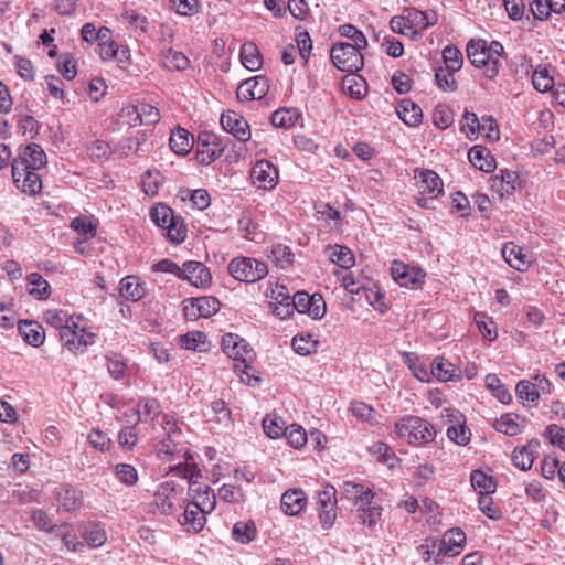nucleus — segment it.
<instances>
[{
  "instance_id": "nucleus-14",
  "label": "nucleus",
  "mask_w": 565,
  "mask_h": 565,
  "mask_svg": "<svg viewBox=\"0 0 565 565\" xmlns=\"http://www.w3.org/2000/svg\"><path fill=\"white\" fill-rule=\"evenodd\" d=\"M319 520L324 530L330 529L337 520V490L327 484L318 494Z\"/></svg>"
},
{
  "instance_id": "nucleus-62",
  "label": "nucleus",
  "mask_w": 565,
  "mask_h": 565,
  "mask_svg": "<svg viewBox=\"0 0 565 565\" xmlns=\"http://www.w3.org/2000/svg\"><path fill=\"white\" fill-rule=\"evenodd\" d=\"M180 342L186 350L203 351L202 347L206 343V335L201 331H191L182 335Z\"/></svg>"
},
{
  "instance_id": "nucleus-54",
  "label": "nucleus",
  "mask_w": 565,
  "mask_h": 565,
  "mask_svg": "<svg viewBox=\"0 0 565 565\" xmlns=\"http://www.w3.org/2000/svg\"><path fill=\"white\" fill-rule=\"evenodd\" d=\"M446 67H438L435 71V83L443 92H455L458 88V83L455 78V73Z\"/></svg>"
},
{
  "instance_id": "nucleus-6",
  "label": "nucleus",
  "mask_w": 565,
  "mask_h": 565,
  "mask_svg": "<svg viewBox=\"0 0 565 565\" xmlns=\"http://www.w3.org/2000/svg\"><path fill=\"white\" fill-rule=\"evenodd\" d=\"M222 349L228 358L239 362L234 367L242 382L249 384L252 379L258 380L248 372L250 369L248 363L254 359V351L243 338L234 333H226L222 338Z\"/></svg>"
},
{
  "instance_id": "nucleus-30",
  "label": "nucleus",
  "mask_w": 565,
  "mask_h": 565,
  "mask_svg": "<svg viewBox=\"0 0 565 565\" xmlns=\"http://www.w3.org/2000/svg\"><path fill=\"white\" fill-rule=\"evenodd\" d=\"M306 503V494L300 489L288 490L281 497V510L288 515L299 514Z\"/></svg>"
},
{
  "instance_id": "nucleus-35",
  "label": "nucleus",
  "mask_w": 565,
  "mask_h": 565,
  "mask_svg": "<svg viewBox=\"0 0 565 565\" xmlns=\"http://www.w3.org/2000/svg\"><path fill=\"white\" fill-rule=\"evenodd\" d=\"M19 333L26 343L33 347L41 345L45 339L43 328L35 321L21 322L19 326Z\"/></svg>"
},
{
  "instance_id": "nucleus-48",
  "label": "nucleus",
  "mask_w": 565,
  "mask_h": 565,
  "mask_svg": "<svg viewBox=\"0 0 565 565\" xmlns=\"http://www.w3.org/2000/svg\"><path fill=\"white\" fill-rule=\"evenodd\" d=\"M269 258L280 268H287L292 265L295 255L291 248L285 244H274L270 248Z\"/></svg>"
},
{
  "instance_id": "nucleus-10",
  "label": "nucleus",
  "mask_w": 565,
  "mask_h": 565,
  "mask_svg": "<svg viewBox=\"0 0 565 565\" xmlns=\"http://www.w3.org/2000/svg\"><path fill=\"white\" fill-rule=\"evenodd\" d=\"M151 220L161 228L167 230V235L172 243H181L186 237V228L181 221L174 217L172 209L159 203L151 209Z\"/></svg>"
},
{
  "instance_id": "nucleus-7",
  "label": "nucleus",
  "mask_w": 565,
  "mask_h": 565,
  "mask_svg": "<svg viewBox=\"0 0 565 565\" xmlns=\"http://www.w3.org/2000/svg\"><path fill=\"white\" fill-rule=\"evenodd\" d=\"M184 502L183 489L172 481H164L158 486L151 507L156 513L174 515Z\"/></svg>"
},
{
  "instance_id": "nucleus-43",
  "label": "nucleus",
  "mask_w": 565,
  "mask_h": 565,
  "mask_svg": "<svg viewBox=\"0 0 565 565\" xmlns=\"http://www.w3.org/2000/svg\"><path fill=\"white\" fill-rule=\"evenodd\" d=\"M532 84L540 93L550 92L554 85V77L550 74L547 65L540 64L532 74Z\"/></svg>"
},
{
  "instance_id": "nucleus-12",
  "label": "nucleus",
  "mask_w": 565,
  "mask_h": 565,
  "mask_svg": "<svg viewBox=\"0 0 565 565\" xmlns=\"http://www.w3.org/2000/svg\"><path fill=\"white\" fill-rule=\"evenodd\" d=\"M249 177L254 186L270 191L278 184L279 171L269 160L262 159L252 167Z\"/></svg>"
},
{
  "instance_id": "nucleus-5",
  "label": "nucleus",
  "mask_w": 565,
  "mask_h": 565,
  "mask_svg": "<svg viewBox=\"0 0 565 565\" xmlns=\"http://www.w3.org/2000/svg\"><path fill=\"white\" fill-rule=\"evenodd\" d=\"M58 335L63 347L74 354L84 353L97 339V333L87 326L82 315L71 316V321Z\"/></svg>"
},
{
  "instance_id": "nucleus-21",
  "label": "nucleus",
  "mask_w": 565,
  "mask_h": 565,
  "mask_svg": "<svg viewBox=\"0 0 565 565\" xmlns=\"http://www.w3.org/2000/svg\"><path fill=\"white\" fill-rule=\"evenodd\" d=\"M416 186L420 195L438 198L444 192V183L440 177L433 170L416 169L414 171Z\"/></svg>"
},
{
  "instance_id": "nucleus-60",
  "label": "nucleus",
  "mask_w": 565,
  "mask_h": 565,
  "mask_svg": "<svg viewBox=\"0 0 565 565\" xmlns=\"http://www.w3.org/2000/svg\"><path fill=\"white\" fill-rule=\"evenodd\" d=\"M137 406L141 413V420H153L161 412L160 403L152 397L140 398Z\"/></svg>"
},
{
  "instance_id": "nucleus-55",
  "label": "nucleus",
  "mask_w": 565,
  "mask_h": 565,
  "mask_svg": "<svg viewBox=\"0 0 565 565\" xmlns=\"http://www.w3.org/2000/svg\"><path fill=\"white\" fill-rule=\"evenodd\" d=\"M162 183L163 177L159 170H148L141 179L142 190L149 196L157 195Z\"/></svg>"
},
{
  "instance_id": "nucleus-24",
  "label": "nucleus",
  "mask_w": 565,
  "mask_h": 565,
  "mask_svg": "<svg viewBox=\"0 0 565 565\" xmlns=\"http://www.w3.org/2000/svg\"><path fill=\"white\" fill-rule=\"evenodd\" d=\"M181 279L188 280L192 286L206 289L212 284L210 269L201 262H185L181 270Z\"/></svg>"
},
{
  "instance_id": "nucleus-31",
  "label": "nucleus",
  "mask_w": 565,
  "mask_h": 565,
  "mask_svg": "<svg viewBox=\"0 0 565 565\" xmlns=\"http://www.w3.org/2000/svg\"><path fill=\"white\" fill-rule=\"evenodd\" d=\"M28 292L36 300H46L52 294L51 286L39 273H31L26 277Z\"/></svg>"
},
{
  "instance_id": "nucleus-42",
  "label": "nucleus",
  "mask_w": 565,
  "mask_h": 565,
  "mask_svg": "<svg viewBox=\"0 0 565 565\" xmlns=\"http://www.w3.org/2000/svg\"><path fill=\"white\" fill-rule=\"evenodd\" d=\"M98 51L103 61L119 60L122 61L127 57L128 51L120 47L113 39L111 34L107 41L100 40L98 43Z\"/></svg>"
},
{
  "instance_id": "nucleus-39",
  "label": "nucleus",
  "mask_w": 565,
  "mask_h": 565,
  "mask_svg": "<svg viewBox=\"0 0 565 565\" xmlns=\"http://www.w3.org/2000/svg\"><path fill=\"white\" fill-rule=\"evenodd\" d=\"M257 527L253 520L238 521L232 529L233 539L241 544H248L255 540Z\"/></svg>"
},
{
  "instance_id": "nucleus-28",
  "label": "nucleus",
  "mask_w": 565,
  "mask_h": 565,
  "mask_svg": "<svg viewBox=\"0 0 565 565\" xmlns=\"http://www.w3.org/2000/svg\"><path fill=\"white\" fill-rule=\"evenodd\" d=\"M146 284L138 276H126L119 282L120 295L129 301H139L146 296Z\"/></svg>"
},
{
  "instance_id": "nucleus-25",
  "label": "nucleus",
  "mask_w": 565,
  "mask_h": 565,
  "mask_svg": "<svg viewBox=\"0 0 565 565\" xmlns=\"http://www.w3.org/2000/svg\"><path fill=\"white\" fill-rule=\"evenodd\" d=\"M183 513L178 518V522L184 527L186 532L199 533L203 530L206 523V514L191 502L184 503Z\"/></svg>"
},
{
  "instance_id": "nucleus-4",
  "label": "nucleus",
  "mask_w": 565,
  "mask_h": 565,
  "mask_svg": "<svg viewBox=\"0 0 565 565\" xmlns=\"http://www.w3.org/2000/svg\"><path fill=\"white\" fill-rule=\"evenodd\" d=\"M398 439L412 447H425L436 439L435 426L427 419L416 415H405L394 424Z\"/></svg>"
},
{
  "instance_id": "nucleus-64",
  "label": "nucleus",
  "mask_w": 565,
  "mask_h": 565,
  "mask_svg": "<svg viewBox=\"0 0 565 565\" xmlns=\"http://www.w3.org/2000/svg\"><path fill=\"white\" fill-rule=\"evenodd\" d=\"M57 68L64 78L71 81L77 74L76 60L70 53L61 54L57 61Z\"/></svg>"
},
{
  "instance_id": "nucleus-15",
  "label": "nucleus",
  "mask_w": 565,
  "mask_h": 565,
  "mask_svg": "<svg viewBox=\"0 0 565 565\" xmlns=\"http://www.w3.org/2000/svg\"><path fill=\"white\" fill-rule=\"evenodd\" d=\"M391 274L399 286L406 288H417L424 282L426 276L423 269L409 266L401 260L392 263Z\"/></svg>"
},
{
  "instance_id": "nucleus-47",
  "label": "nucleus",
  "mask_w": 565,
  "mask_h": 565,
  "mask_svg": "<svg viewBox=\"0 0 565 565\" xmlns=\"http://www.w3.org/2000/svg\"><path fill=\"white\" fill-rule=\"evenodd\" d=\"M350 412L358 419L374 426L379 423L377 412L369 404L362 401H353L350 404Z\"/></svg>"
},
{
  "instance_id": "nucleus-63",
  "label": "nucleus",
  "mask_w": 565,
  "mask_h": 565,
  "mask_svg": "<svg viewBox=\"0 0 565 565\" xmlns=\"http://www.w3.org/2000/svg\"><path fill=\"white\" fill-rule=\"evenodd\" d=\"M285 436L288 440V444L296 449L302 448L308 441L306 430L296 424L287 427Z\"/></svg>"
},
{
  "instance_id": "nucleus-38",
  "label": "nucleus",
  "mask_w": 565,
  "mask_h": 565,
  "mask_svg": "<svg viewBox=\"0 0 565 565\" xmlns=\"http://www.w3.org/2000/svg\"><path fill=\"white\" fill-rule=\"evenodd\" d=\"M326 252L329 259L339 265L342 269H349L355 264L354 255L347 246H328Z\"/></svg>"
},
{
  "instance_id": "nucleus-56",
  "label": "nucleus",
  "mask_w": 565,
  "mask_h": 565,
  "mask_svg": "<svg viewBox=\"0 0 565 565\" xmlns=\"http://www.w3.org/2000/svg\"><path fill=\"white\" fill-rule=\"evenodd\" d=\"M110 35V29L107 26H102L98 30L96 29L94 23H85L81 29V36L87 43H99L100 40L107 41Z\"/></svg>"
},
{
  "instance_id": "nucleus-40",
  "label": "nucleus",
  "mask_w": 565,
  "mask_h": 565,
  "mask_svg": "<svg viewBox=\"0 0 565 565\" xmlns=\"http://www.w3.org/2000/svg\"><path fill=\"white\" fill-rule=\"evenodd\" d=\"M98 222L92 216L79 215L71 222V228H73L84 239H90L96 236Z\"/></svg>"
},
{
  "instance_id": "nucleus-8",
  "label": "nucleus",
  "mask_w": 565,
  "mask_h": 565,
  "mask_svg": "<svg viewBox=\"0 0 565 565\" xmlns=\"http://www.w3.org/2000/svg\"><path fill=\"white\" fill-rule=\"evenodd\" d=\"M231 276L242 282H256L268 275V267L265 262L252 257H236L228 264Z\"/></svg>"
},
{
  "instance_id": "nucleus-23",
  "label": "nucleus",
  "mask_w": 565,
  "mask_h": 565,
  "mask_svg": "<svg viewBox=\"0 0 565 565\" xmlns=\"http://www.w3.org/2000/svg\"><path fill=\"white\" fill-rule=\"evenodd\" d=\"M269 90V81L266 76L257 75L244 81L236 90L237 98L249 102L264 98Z\"/></svg>"
},
{
  "instance_id": "nucleus-11",
  "label": "nucleus",
  "mask_w": 565,
  "mask_h": 565,
  "mask_svg": "<svg viewBox=\"0 0 565 565\" xmlns=\"http://www.w3.org/2000/svg\"><path fill=\"white\" fill-rule=\"evenodd\" d=\"M466 544V534L459 527L446 531L438 540V551L435 555V565L441 564L445 557H455L459 555Z\"/></svg>"
},
{
  "instance_id": "nucleus-34",
  "label": "nucleus",
  "mask_w": 565,
  "mask_h": 565,
  "mask_svg": "<svg viewBox=\"0 0 565 565\" xmlns=\"http://www.w3.org/2000/svg\"><path fill=\"white\" fill-rule=\"evenodd\" d=\"M161 64L169 71H185L190 66V60L180 51L167 49L161 52Z\"/></svg>"
},
{
  "instance_id": "nucleus-57",
  "label": "nucleus",
  "mask_w": 565,
  "mask_h": 565,
  "mask_svg": "<svg viewBox=\"0 0 565 565\" xmlns=\"http://www.w3.org/2000/svg\"><path fill=\"white\" fill-rule=\"evenodd\" d=\"M445 67L451 71H459L463 65V56L460 50L451 44L446 45L441 52Z\"/></svg>"
},
{
  "instance_id": "nucleus-36",
  "label": "nucleus",
  "mask_w": 565,
  "mask_h": 565,
  "mask_svg": "<svg viewBox=\"0 0 565 565\" xmlns=\"http://www.w3.org/2000/svg\"><path fill=\"white\" fill-rule=\"evenodd\" d=\"M119 20L122 23L127 24V26L130 30L136 32L139 31L141 33H146L149 28L148 18L145 14L131 8H125L120 13Z\"/></svg>"
},
{
  "instance_id": "nucleus-44",
  "label": "nucleus",
  "mask_w": 565,
  "mask_h": 565,
  "mask_svg": "<svg viewBox=\"0 0 565 565\" xmlns=\"http://www.w3.org/2000/svg\"><path fill=\"white\" fill-rule=\"evenodd\" d=\"M299 117L300 113L296 108H280L273 113L270 121L277 128L288 129L297 124Z\"/></svg>"
},
{
  "instance_id": "nucleus-46",
  "label": "nucleus",
  "mask_w": 565,
  "mask_h": 565,
  "mask_svg": "<svg viewBox=\"0 0 565 565\" xmlns=\"http://www.w3.org/2000/svg\"><path fill=\"white\" fill-rule=\"evenodd\" d=\"M471 486L479 494H491L497 489V483L491 476L481 470H473L470 475Z\"/></svg>"
},
{
  "instance_id": "nucleus-19",
  "label": "nucleus",
  "mask_w": 565,
  "mask_h": 565,
  "mask_svg": "<svg viewBox=\"0 0 565 565\" xmlns=\"http://www.w3.org/2000/svg\"><path fill=\"white\" fill-rule=\"evenodd\" d=\"M46 154L41 146L29 143L19 149L18 157L13 159L12 166H20L25 170H40L46 164Z\"/></svg>"
},
{
  "instance_id": "nucleus-29",
  "label": "nucleus",
  "mask_w": 565,
  "mask_h": 565,
  "mask_svg": "<svg viewBox=\"0 0 565 565\" xmlns=\"http://www.w3.org/2000/svg\"><path fill=\"white\" fill-rule=\"evenodd\" d=\"M468 158L470 163L480 171L492 172L495 169L493 156L483 146H473L468 152Z\"/></svg>"
},
{
  "instance_id": "nucleus-41",
  "label": "nucleus",
  "mask_w": 565,
  "mask_h": 565,
  "mask_svg": "<svg viewBox=\"0 0 565 565\" xmlns=\"http://www.w3.org/2000/svg\"><path fill=\"white\" fill-rule=\"evenodd\" d=\"M520 417L518 414L508 413L498 418L493 427L497 431L505 434L508 436H515L521 433L522 425L519 422Z\"/></svg>"
},
{
  "instance_id": "nucleus-32",
  "label": "nucleus",
  "mask_w": 565,
  "mask_h": 565,
  "mask_svg": "<svg viewBox=\"0 0 565 565\" xmlns=\"http://www.w3.org/2000/svg\"><path fill=\"white\" fill-rule=\"evenodd\" d=\"M398 117L411 127H416L422 122L423 111L418 105L411 99H403L397 107Z\"/></svg>"
},
{
  "instance_id": "nucleus-2",
  "label": "nucleus",
  "mask_w": 565,
  "mask_h": 565,
  "mask_svg": "<svg viewBox=\"0 0 565 565\" xmlns=\"http://www.w3.org/2000/svg\"><path fill=\"white\" fill-rule=\"evenodd\" d=\"M157 457L164 462L178 461L170 467V472L180 478L201 477V470L198 467L190 449L180 439L164 438L156 446Z\"/></svg>"
},
{
  "instance_id": "nucleus-58",
  "label": "nucleus",
  "mask_w": 565,
  "mask_h": 565,
  "mask_svg": "<svg viewBox=\"0 0 565 565\" xmlns=\"http://www.w3.org/2000/svg\"><path fill=\"white\" fill-rule=\"evenodd\" d=\"M161 426L167 435L166 438L180 439L182 436V426H184V423L180 420L175 414L167 413L162 417Z\"/></svg>"
},
{
  "instance_id": "nucleus-9",
  "label": "nucleus",
  "mask_w": 565,
  "mask_h": 565,
  "mask_svg": "<svg viewBox=\"0 0 565 565\" xmlns=\"http://www.w3.org/2000/svg\"><path fill=\"white\" fill-rule=\"evenodd\" d=\"M360 47L353 46L351 43H334L330 50V57L333 65L348 73H355L363 68L364 58Z\"/></svg>"
},
{
  "instance_id": "nucleus-1",
  "label": "nucleus",
  "mask_w": 565,
  "mask_h": 565,
  "mask_svg": "<svg viewBox=\"0 0 565 565\" xmlns=\"http://www.w3.org/2000/svg\"><path fill=\"white\" fill-rule=\"evenodd\" d=\"M341 491L355 507L354 513L359 523L374 531L383 513V508L374 502L375 493L370 488L352 481H344Z\"/></svg>"
},
{
  "instance_id": "nucleus-45",
  "label": "nucleus",
  "mask_w": 565,
  "mask_h": 565,
  "mask_svg": "<svg viewBox=\"0 0 565 565\" xmlns=\"http://www.w3.org/2000/svg\"><path fill=\"white\" fill-rule=\"evenodd\" d=\"M370 452L377 458V460L393 469L398 462L399 458L394 450L383 441H377L371 446Z\"/></svg>"
},
{
  "instance_id": "nucleus-51",
  "label": "nucleus",
  "mask_w": 565,
  "mask_h": 565,
  "mask_svg": "<svg viewBox=\"0 0 565 565\" xmlns=\"http://www.w3.org/2000/svg\"><path fill=\"white\" fill-rule=\"evenodd\" d=\"M473 319L484 339L494 341L498 338V328L491 317L484 312H476Z\"/></svg>"
},
{
  "instance_id": "nucleus-52",
  "label": "nucleus",
  "mask_w": 565,
  "mask_h": 565,
  "mask_svg": "<svg viewBox=\"0 0 565 565\" xmlns=\"http://www.w3.org/2000/svg\"><path fill=\"white\" fill-rule=\"evenodd\" d=\"M264 433L269 438H278L285 435L287 427L285 420L277 415H266L263 419Z\"/></svg>"
},
{
  "instance_id": "nucleus-61",
  "label": "nucleus",
  "mask_w": 565,
  "mask_h": 565,
  "mask_svg": "<svg viewBox=\"0 0 565 565\" xmlns=\"http://www.w3.org/2000/svg\"><path fill=\"white\" fill-rule=\"evenodd\" d=\"M43 320L46 324L58 329L61 333L63 328L71 321V316L61 309H49L43 313Z\"/></svg>"
},
{
  "instance_id": "nucleus-17",
  "label": "nucleus",
  "mask_w": 565,
  "mask_h": 565,
  "mask_svg": "<svg viewBox=\"0 0 565 565\" xmlns=\"http://www.w3.org/2000/svg\"><path fill=\"white\" fill-rule=\"evenodd\" d=\"M418 17L417 9L407 8L401 15H395L391 19L390 28L394 33L414 38L423 32L419 28L420 21Z\"/></svg>"
},
{
  "instance_id": "nucleus-20",
  "label": "nucleus",
  "mask_w": 565,
  "mask_h": 565,
  "mask_svg": "<svg viewBox=\"0 0 565 565\" xmlns=\"http://www.w3.org/2000/svg\"><path fill=\"white\" fill-rule=\"evenodd\" d=\"M223 129L233 135L238 141L247 142L252 137L247 120L234 110H226L221 116Z\"/></svg>"
},
{
  "instance_id": "nucleus-22",
  "label": "nucleus",
  "mask_w": 565,
  "mask_h": 565,
  "mask_svg": "<svg viewBox=\"0 0 565 565\" xmlns=\"http://www.w3.org/2000/svg\"><path fill=\"white\" fill-rule=\"evenodd\" d=\"M39 170H25L20 166H12V179L15 186L24 194L35 195L42 190V180Z\"/></svg>"
},
{
  "instance_id": "nucleus-27",
  "label": "nucleus",
  "mask_w": 565,
  "mask_h": 565,
  "mask_svg": "<svg viewBox=\"0 0 565 565\" xmlns=\"http://www.w3.org/2000/svg\"><path fill=\"white\" fill-rule=\"evenodd\" d=\"M502 257L510 267L525 271L530 267L531 260L524 249L514 242H507L502 247Z\"/></svg>"
},
{
  "instance_id": "nucleus-26",
  "label": "nucleus",
  "mask_w": 565,
  "mask_h": 565,
  "mask_svg": "<svg viewBox=\"0 0 565 565\" xmlns=\"http://www.w3.org/2000/svg\"><path fill=\"white\" fill-rule=\"evenodd\" d=\"M540 446L539 439H531L526 445L516 447L512 452L514 466L523 471L530 470L539 455Z\"/></svg>"
},
{
  "instance_id": "nucleus-53",
  "label": "nucleus",
  "mask_w": 565,
  "mask_h": 565,
  "mask_svg": "<svg viewBox=\"0 0 565 565\" xmlns=\"http://www.w3.org/2000/svg\"><path fill=\"white\" fill-rule=\"evenodd\" d=\"M446 434L451 441L460 446L468 445L471 439V431L466 422L449 425Z\"/></svg>"
},
{
  "instance_id": "nucleus-3",
  "label": "nucleus",
  "mask_w": 565,
  "mask_h": 565,
  "mask_svg": "<svg viewBox=\"0 0 565 565\" xmlns=\"http://www.w3.org/2000/svg\"><path fill=\"white\" fill-rule=\"evenodd\" d=\"M466 52L473 66L484 68L483 75L487 78L494 79L499 75L504 54L503 45L500 42L488 43L482 39H472L467 43Z\"/></svg>"
},
{
  "instance_id": "nucleus-13",
  "label": "nucleus",
  "mask_w": 565,
  "mask_h": 565,
  "mask_svg": "<svg viewBox=\"0 0 565 565\" xmlns=\"http://www.w3.org/2000/svg\"><path fill=\"white\" fill-rule=\"evenodd\" d=\"M183 315L185 319L194 321L199 318H207L215 315L221 307L217 298L212 296H204L198 298H189L183 302Z\"/></svg>"
},
{
  "instance_id": "nucleus-33",
  "label": "nucleus",
  "mask_w": 565,
  "mask_h": 565,
  "mask_svg": "<svg viewBox=\"0 0 565 565\" xmlns=\"http://www.w3.org/2000/svg\"><path fill=\"white\" fill-rule=\"evenodd\" d=\"M170 148L177 154H186L193 147V137L184 129L178 127L170 135Z\"/></svg>"
},
{
  "instance_id": "nucleus-16",
  "label": "nucleus",
  "mask_w": 565,
  "mask_h": 565,
  "mask_svg": "<svg viewBox=\"0 0 565 565\" xmlns=\"http://www.w3.org/2000/svg\"><path fill=\"white\" fill-rule=\"evenodd\" d=\"M224 147L214 134H200L196 143V159L202 164H210L222 156Z\"/></svg>"
},
{
  "instance_id": "nucleus-49",
  "label": "nucleus",
  "mask_w": 565,
  "mask_h": 565,
  "mask_svg": "<svg viewBox=\"0 0 565 565\" xmlns=\"http://www.w3.org/2000/svg\"><path fill=\"white\" fill-rule=\"evenodd\" d=\"M430 366L431 376L437 377L441 382L452 381L456 377L455 365L444 358H436Z\"/></svg>"
},
{
  "instance_id": "nucleus-50",
  "label": "nucleus",
  "mask_w": 565,
  "mask_h": 565,
  "mask_svg": "<svg viewBox=\"0 0 565 565\" xmlns=\"http://www.w3.org/2000/svg\"><path fill=\"white\" fill-rule=\"evenodd\" d=\"M486 386L492 395L502 404H509L512 396L505 385L495 374H488L484 379Z\"/></svg>"
},
{
  "instance_id": "nucleus-59",
  "label": "nucleus",
  "mask_w": 565,
  "mask_h": 565,
  "mask_svg": "<svg viewBox=\"0 0 565 565\" xmlns=\"http://www.w3.org/2000/svg\"><path fill=\"white\" fill-rule=\"evenodd\" d=\"M480 121L475 113L466 111L460 121V130L470 140H475L480 132Z\"/></svg>"
},
{
  "instance_id": "nucleus-37",
  "label": "nucleus",
  "mask_w": 565,
  "mask_h": 565,
  "mask_svg": "<svg viewBox=\"0 0 565 565\" xmlns=\"http://www.w3.org/2000/svg\"><path fill=\"white\" fill-rule=\"evenodd\" d=\"M239 56L244 67L249 71H257L263 65L260 52L253 42H247L242 45Z\"/></svg>"
},
{
  "instance_id": "nucleus-18",
  "label": "nucleus",
  "mask_w": 565,
  "mask_h": 565,
  "mask_svg": "<svg viewBox=\"0 0 565 565\" xmlns=\"http://www.w3.org/2000/svg\"><path fill=\"white\" fill-rule=\"evenodd\" d=\"M57 511L74 513L84 504L83 491L70 483H62L55 491Z\"/></svg>"
}]
</instances>
